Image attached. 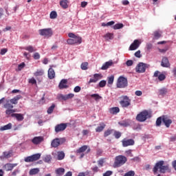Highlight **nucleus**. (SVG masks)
Listing matches in <instances>:
<instances>
[{"label":"nucleus","mask_w":176,"mask_h":176,"mask_svg":"<svg viewBox=\"0 0 176 176\" xmlns=\"http://www.w3.org/2000/svg\"><path fill=\"white\" fill-rule=\"evenodd\" d=\"M158 170H160V173L162 174H165L166 171L170 170V166L168 165H164V161H160L155 164L153 169L154 174H156Z\"/></svg>","instance_id":"nucleus-1"},{"label":"nucleus","mask_w":176,"mask_h":176,"mask_svg":"<svg viewBox=\"0 0 176 176\" xmlns=\"http://www.w3.org/2000/svg\"><path fill=\"white\" fill-rule=\"evenodd\" d=\"M69 38L67 41L68 45H80L82 43V37L75 35L74 33L68 34Z\"/></svg>","instance_id":"nucleus-2"},{"label":"nucleus","mask_w":176,"mask_h":176,"mask_svg":"<svg viewBox=\"0 0 176 176\" xmlns=\"http://www.w3.org/2000/svg\"><path fill=\"white\" fill-rule=\"evenodd\" d=\"M127 162V157L124 155H118L115 158V161L113 165L114 168L123 166Z\"/></svg>","instance_id":"nucleus-3"},{"label":"nucleus","mask_w":176,"mask_h":176,"mask_svg":"<svg viewBox=\"0 0 176 176\" xmlns=\"http://www.w3.org/2000/svg\"><path fill=\"white\" fill-rule=\"evenodd\" d=\"M39 35L49 39L53 36V30L52 28L41 29L38 30Z\"/></svg>","instance_id":"nucleus-4"},{"label":"nucleus","mask_w":176,"mask_h":176,"mask_svg":"<svg viewBox=\"0 0 176 176\" xmlns=\"http://www.w3.org/2000/svg\"><path fill=\"white\" fill-rule=\"evenodd\" d=\"M148 118H151V116H149V112L144 110L137 115L136 120H138V122H145Z\"/></svg>","instance_id":"nucleus-5"},{"label":"nucleus","mask_w":176,"mask_h":176,"mask_svg":"<svg viewBox=\"0 0 176 176\" xmlns=\"http://www.w3.org/2000/svg\"><path fill=\"white\" fill-rule=\"evenodd\" d=\"M149 65L140 62L136 66L135 72H138V74H144V72L146 71V68H149Z\"/></svg>","instance_id":"nucleus-6"},{"label":"nucleus","mask_w":176,"mask_h":176,"mask_svg":"<svg viewBox=\"0 0 176 176\" xmlns=\"http://www.w3.org/2000/svg\"><path fill=\"white\" fill-rule=\"evenodd\" d=\"M121 98L122 99L120 101V105H121L122 108H128V107L131 105V99H130L129 96H122Z\"/></svg>","instance_id":"nucleus-7"},{"label":"nucleus","mask_w":176,"mask_h":176,"mask_svg":"<svg viewBox=\"0 0 176 176\" xmlns=\"http://www.w3.org/2000/svg\"><path fill=\"white\" fill-rule=\"evenodd\" d=\"M128 82L127 78L120 76L118 79L116 86L118 89H124V87H127Z\"/></svg>","instance_id":"nucleus-8"},{"label":"nucleus","mask_w":176,"mask_h":176,"mask_svg":"<svg viewBox=\"0 0 176 176\" xmlns=\"http://www.w3.org/2000/svg\"><path fill=\"white\" fill-rule=\"evenodd\" d=\"M65 142V138H56L54 139L51 142V146L52 148H57L60 146V145H63Z\"/></svg>","instance_id":"nucleus-9"},{"label":"nucleus","mask_w":176,"mask_h":176,"mask_svg":"<svg viewBox=\"0 0 176 176\" xmlns=\"http://www.w3.org/2000/svg\"><path fill=\"white\" fill-rule=\"evenodd\" d=\"M39 159H41V154L36 153V154L26 157L24 160L26 163H31L32 162H36V160H39Z\"/></svg>","instance_id":"nucleus-10"},{"label":"nucleus","mask_w":176,"mask_h":176,"mask_svg":"<svg viewBox=\"0 0 176 176\" xmlns=\"http://www.w3.org/2000/svg\"><path fill=\"white\" fill-rule=\"evenodd\" d=\"M121 142L124 148H126L127 146H131L134 145V144H135V142H134V140L127 139V138H124Z\"/></svg>","instance_id":"nucleus-11"},{"label":"nucleus","mask_w":176,"mask_h":176,"mask_svg":"<svg viewBox=\"0 0 176 176\" xmlns=\"http://www.w3.org/2000/svg\"><path fill=\"white\" fill-rule=\"evenodd\" d=\"M43 141H45L43 136H36L32 139L34 145H41Z\"/></svg>","instance_id":"nucleus-12"},{"label":"nucleus","mask_w":176,"mask_h":176,"mask_svg":"<svg viewBox=\"0 0 176 176\" xmlns=\"http://www.w3.org/2000/svg\"><path fill=\"white\" fill-rule=\"evenodd\" d=\"M68 124L67 123H61L56 124L55 126V132L60 133L61 131H64L65 129H67Z\"/></svg>","instance_id":"nucleus-13"},{"label":"nucleus","mask_w":176,"mask_h":176,"mask_svg":"<svg viewBox=\"0 0 176 176\" xmlns=\"http://www.w3.org/2000/svg\"><path fill=\"white\" fill-rule=\"evenodd\" d=\"M162 122L164 124L166 127L168 129L173 123V120H171L168 116H162Z\"/></svg>","instance_id":"nucleus-14"},{"label":"nucleus","mask_w":176,"mask_h":176,"mask_svg":"<svg viewBox=\"0 0 176 176\" xmlns=\"http://www.w3.org/2000/svg\"><path fill=\"white\" fill-rule=\"evenodd\" d=\"M100 79H102V74H94V78H90L89 81L88 82V85H90V83H97Z\"/></svg>","instance_id":"nucleus-15"},{"label":"nucleus","mask_w":176,"mask_h":176,"mask_svg":"<svg viewBox=\"0 0 176 176\" xmlns=\"http://www.w3.org/2000/svg\"><path fill=\"white\" fill-rule=\"evenodd\" d=\"M170 61L168 60V58L164 56L161 61V66L164 68H170Z\"/></svg>","instance_id":"nucleus-16"},{"label":"nucleus","mask_w":176,"mask_h":176,"mask_svg":"<svg viewBox=\"0 0 176 176\" xmlns=\"http://www.w3.org/2000/svg\"><path fill=\"white\" fill-rule=\"evenodd\" d=\"M17 166V164L7 163L3 166V170L5 171H12L14 167Z\"/></svg>","instance_id":"nucleus-17"},{"label":"nucleus","mask_w":176,"mask_h":176,"mask_svg":"<svg viewBox=\"0 0 176 176\" xmlns=\"http://www.w3.org/2000/svg\"><path fill=\"white\" fill-rule=\"evenodd\" d=\"M141 42L138 39L134 40L133 43L130 45L129 50H137L138 47H140Z\"/></svg>","instance_id":"nucleus-18"},{"label":"nucleus","mask_w":176,"mask_h":176,"mask_svg":"<svg viewBox=\"0 0 176 176\" xmlns=\"http://www.w3.org/2000/svg\"><path fill=\"white\" fill-rule=\"evenodd\" d=\"M68 82V80H65V79H63L58 85V87L60 90H62L63 89H68V85H67V83Z\"/></svg>","instance_id":"nucleus-19"},{"label":"nucleus","mask_w":176,"mask_h":176,"mask_svg":"<svg viewBox=\"0 0 176 176\" xmlns=\"http://www.w3.org/2000/svg\"><path fill=\"white\" fill-rule=\"evenodd\" d=\"M109 113L111 115H118L120 112V109L119 107H111L109 109Z\"/></svg>","instance_id":"nucleus-20"},{"label":"nucleus","mask_w":176,"mask_h":176,"mask_svg":"<svg viewBox=\"0 0 176 176\" xmlns=\"http://www.w3.org/2000/svg\"><path fill=\"white\" fill-rule=\"evenodd\" d=\"M112 65H113V62L112 60H109L102 65L101 69L105 71V69H108V68H109V67H112Z\"/></svg>","instance_id":"nucleus-21"},{"label":"nucleus","mask_w":176,"mask_h":176,"mask_svg":"<svg viewBox=\"0 0 176 176\" xmlns=\"http://www.w3.org/2000/svg\"><path fill=\"white\" fill-rule=\"evenodd\" d=\"M56 76V72H54V69L53 68L50 67L48 69V78L49 79H54Z\"/></svg>","instance_id":"nucleus-22"},{"label":"nucleus","mask_w":176,"mask_h":176,"mask_svg":"<svg viewBox=\"0 0 176 176\" xmlns=\"http://www.w3.org/2000/svg\"><path fill=\"white\" fill-rule=\"evenodd\" d=\"M21 98H22L21 95H17L16 96L14 97L12 99H10V102L11 104H14L16 105L19 102V100Z\"/></svg>","instance_id":"nucleus-23"},{"label":"nucleus","mask_w":176,"mask_h":176,"mask_svg":"<svg viewBox=\"0 0 176 176\" xmlns=\"http://www.w3.org/2000/svg\"><path fill=\"white\" fill-rule=\"evenodd\" d=\"M13 153V151H4L3 153V155L0 157H2L3 159H9L10 157H12V154Z\"/></svg>","instance_id":"nucleus-24"},{"label":"nucleus","mask_w":176,"mask_h":176,"mask_svg":"<svg viewBox=\"0 0 176 176\" xmlns=\"http://www.w3.org/2000/svg\"><path fill=\"white\" fill-rule=\"evenodd\" d=\"M55 173L57 176L64 175L65 173V169L64 168H58L56 170H55Z\"/></svg>","instance_id":"nucleus-25"},{"label":"nucleus","mask_w":176,"mask_h":176,"mask_svg":"<svg viewBox=\"0 0 176 176\" xmlns=\"http://www.w3.org/2000/svg\"><path fill=\"white\" fill-rule=\"evenodd\" d=\"M12 118H16L19 121H21L24 120V117L21 113H14L11 115Z\"/></svg>","instance_id":"nucleus-26"},{"label":"nucleus","mask_w":176,"mask_h":176,"mask_svg":"<svg viewBox=\"0 0 176 176\" xmlns=\"http://www.w3.org/2000/svg\"><path fill=\"white\" fill-rule=\"evenodd\" d=\"M106 124H104L103 122L100 124V126H98L96 129V133H101V131H104V129H105L106 127Z\"/></svg>","instance_id":"nucleus-27"},{"label":"nucleus","mask_w":176,"mask_h":176,"mask_svg":"<svg viewBox=\"0 0 176 176\" xmlns=\"http://www.w3.org/2000/svg\"><path fill=\"white\" fill-rule=\"evenodd\" d=\"M12 129V123H8L6 125L0 127V131H5V130H10Z\"/></svg>","instance_id":"nucleus-28"},{"label":"nucleus","mask_w":176,"mask_h":176,"mask_svg":"<svg viewBox=\"0 0 176 176\" xmlns=\"http://www.w3.org/2000/svg\"><path fill=\"white\" fill-rule=\"evenodd\" d=\"M60 5L63 9H67L68 8V1L67 0H61L60 1Z\"/></svg>","instance_id":"nucleus-29"},{"label":"nucleus","mask_w":176,"mask_h":176,"mask_svg":"<svg viewBox=\"0 0 176 176\" xmlns=\"http://www.w3.org/2000/svg\"><path fill=\"white\" fill-rule=\"evenodd\" d=\"M4 108L6 109H13L14 106L11 104L10 100H6V103L3 105Z\"/></svg>","instance_id":"nucleus-30"},{"label":"nucleus","mask_w":176,"mask_h":176,"mask_svg":"<svg viewBox=\"0 0 176 176\" xmlns=\"http://www.w3.org/2000/svg\"><path fill=\"white\" fill-rule=\"evenodd\" d=\"M104 38L105 41H112L113 39V33H107L104 36Z\"/></svg>","instance_id":"nucleus-31"},{"label":"nucleus","mask_w":176,"mask_h":176,"mask_svg":"<svg viewBox=\"0 0 176 176\" xmlns=\"http://www.w3.org/2000/svg\"><path fill=\"white\" fill-rule=\"evenodd\" d=\"M163 34V32H162V31L160 30H157L155 32H154V38L155 39H159L160 38H162V34Z\"/></svg>","instance_id":"nucleus-32"},{"label":"nucleus","mask_w":176,"mask_h":176,"mask_svg":"<svg viewBox=\"0 0 176 176\" xmlns=\"http://www.w3.org/2000/svg\"><path fill=\"white\" fill-rule=\"evenodd\" d=\"M38 173H39V168H35L30 169L29 174L30 175H36Z\"/></svg>","instance_id":"nucleus-33"},{"label":"nucleus","mask_w":176,"mask_h":176,"mask_svg":"<svg viewBox=\"0 0 176 176\" xmlns=\"http://www.w3.org/2000/svg\"><path fill=\"white\" fill-rule=\"evenodd\" d=\"M87 146L85 145V146H81L80 148H78L77 151H76V153H83V152H85L86 151H87Z\"/></svg>","instance_id":"nucleus-34"},{"label":"nucleus","mask_w":176,"mask_h":176,"mask_svg":"<svg viewBox=\"0 0 176 176\" xmlns=\"http://www.w3.org/2000/svg\"><path fill=\"white\" fill-rule=\"evenodd\" d=\"M115 80V76L113 75L107 78V83L109 85L112 86L113 85V80Z\"/></svg>","instance_id":"nucleus-35"},{"label":"nucleus","mask_w":176,"mask_h":176,"mask_svg":"<svg viewBox=\"0 0 176 176\" xmlns=\"http://www.w3.org/2000/svg\"><path fill=\"white\" fill-rule=\"evenodd\" d=\"M14 112H16V110L12 109H7L6 110V115H7L8 116H12V115H13L14 113Z\"/></svg>","instance_id":"nucleus-36"},{"label":"nucleus","mask_w":176,"mask_h":176,"mask_svg":"<svg viewBox=\"0 0 176 176\" xmlns=\"http://www.w3.org/2000/svg\"><path fill=\"white\" fill-rule=\"evenodd\" d=\"M55 108H56V104H52V106L50 107L47 110V113H48V115L53 113V111H54Z\"/></svg>","instance_id":"nucleus-37"},{"label":"nucleus","mask_w":176,"mask_h":176,"mask_svg":"<svg viewBox=\"0 0 176 176\" xmlns=\"http://www.w3.org/2000/svg\"><path fill=\"white\" fill-rule=\"evenodd\" d=\"M45 74L43 69H37L36 72L34 73V76H42Z\"/></svg>","instance_id":"nucleus-38"},{"label":"nucleus","mask_w":176,"mask_h":176,"mask_svg":"<svg viewBox=\"0 0 176 176\" xmlns=\"http://www.w3.org/2000/svg\"><path fill=\"white\" fill-rule=\"evenodd\" d=\"M91 98H94L95 101H98V100H102V97L99 96L98 94H94L91 95Z\"/></svg>","instance_id":"nucleus-39"},{"label":"nucleus","mask_w":176,"mask_h":176,"mask_svg":"<svg viewBox=\"0 0 176 176\" xmlns=\"http://www.w3.org/2000/svg\"><path fill=\"white\" fill-rule=\"evenodd\" d=\"M113 133V129H107L104 133V137L107 138L109 135H111Z\"/></svg>","instance_id":"nucleus-40"},{"label":"nucleus","mask_w":176,"mask_h":176,"mask_svg":"<svg viewBox=\"0 0 176 176\" xmlns=\"http://www.w3.org/2000/svg\"><path fill=\"white\" fill-rule=\"evenodd\" d=\"M64 157H65V154L64 153V152L60 151L58 153V160H63Z\"/></svg>","instance_id":"nucleus-41"},{"label":"nucleus","mask_w":176,"mask_h":176,"mask_svg":"<svg viewBox=\"0 0 176 176\" xmlns=\"http://www.w3.org/2000/svg\"><path fill=\"white\" fill-rule=\"evenodd\" d=\"M89 66V63L87 62H84L81 64L80 65V68L81 69H82L83 71H86V69H87V67Z\"/></svg>","instance_id":"nucleus-42"},{"label":"nucleus","mask_w":176,"mask_h":176,"mask_svg":"<svg viewBox=\"0 0 176 176\" xmlns=\"http://www.w3.org/2000/svg\"><path fill=\"white\" fill-rule=\"evenodd\" d=\"M162 122H163V116L159 117L156 120V126H162Z\"/></svg>","instance_id":"nucleus-43"},{"label":"nucleus","mask_w":176,"mask_h":176,"mask_svg":"<svg viewBox=\"0 0 176 176\" xmlns=\"http://www.w3.org/2000/svg\"><path fill=\"white\" fill-rule=\"evenodd\" d=\"M159 94H160V96H166V94H167V89L162 88V89H160Z\"/></svg>","instance_id":"nucleus-44"},{"label":"nucleus","mask_w":176,"mask_h":176,"mask_svg":"<svg viewBox=\"0 0 176 176\" xmlns=\"http://www.w3.org/2000/svg\"><path fill=\"white\" fill-rule=\"evenodd\" d=\"M43 161L45 163H50V162H52V155H46L45 157H44Z\"/></svg>","instance_id":"nucleus-45"},{"label":"nucleus","mask_w":176,"mask_h":176,"mask_svg":"<svg viewBox=\"0 0 176 176\" xmlns=\"http://www.w3.org/2000/svg\"><path fill=\"white\" fill-rule=\"evenodd\" d=\"M113 135L115 138H116L117 140H119V138L122 137V133H120V131H114Z\"/></svg>","instance_id":"nucleus-46"},{"label":"nucleus","mask_w":176,"mask_h":176,"mask_svg":"<svg viewBox=\"0 0 176 176\" xmlns=\"http://www.w3.org/2000/svg\"><path fill=\"white\" fill-rule=\"evenodd\" d=\"M98 86L99 87H105L107 86V81L105 80L100 81Z\"/></svg>","instance_id":"nucleus-47"},{"label":"nucleus","mask_w":176,"mask_h":176,"mask_svg":"<svg viewBox=\"0 0 176 176\" xmlns=\"http://www.w3.org/2000/svg\"><path fill=\"white\" fill-rule=\"evenodd\" d=\"M120 28H123L122 23H117L113 26V30H120Z\"/></svg>","instance_id":"nucleus-48"},{"label":"nucleus","mask_w":176,"mask_h":176,"mask_svg":"<svg viewBox=\"0 0 176 176\" xmlns=\"http://www.w3.org/2000/svg\"><path fill=\"white\" fill-rule=\"evenodd\" d=\"M50 19H56L57 18V12L56 11H52L50 13Z\"/></svg>","instance_id":"nucleus-49"},{"label":"nucleus","mask_w":176,"mask_h":176,"mask_svg":"<svg viewBox=\"0 0 176 176\" xmlns=\"http://www.w3.org/2000/svg\"><path fill=\"white\" fill-rule=\"evenodd\" d=\"M25 50H28V52H30V53H32L34 52V47L32 45H29L28 47H25Z\"/></svg>","instance_id":"nucleus-50"},{"label":"nucleus","mask_w":176,"mask_h":176,"mask_svg":"<svg viewBox=\"0 0 176 176\" xmlns=\"http://www.w3.org/2000/svg\"><path fill=\"white\" fill-rule=\"evenodd\" d=\"M152 47H153V45H152V43H147L146 45V49L147 52H150Z\"/></svg>","instance_id":"nucleus-51"},{"label":"nucleus","mask_w":176,"mask_h":176,"mask_svg":"<svg viewBox=\"0 0 176 176\" xmlns=\"http://www.w3.org/2000/svg\"><path fill=\"white\" fill-rule=\"evenodd\" d=\"M135 173L133 170H130L128 173H125L124 176H134Z\"/></svg>","instance_id":"nucleus-52"},{"label":"nucleus","mask_w":176,"mask_h":176,"mask_svg":"<svg viewBox=\"0 0 176 176\" xmlns=\"http://www.w3.org/2000/svg\"><path fill=\"white\" fill-rule=\"evenodd\" d=\"M25 67V63H22L18 65V71H21Z\"/></svg>","instance_id":"nucleus-53"},{"label":"nucleus","mask_w":176,"mask_h":176,"mask_svg":"<svg viewBox=\"0 0 176 176\" xmlns=\"http://www.w3.org/2000/svg\"><path fill=\"white\" fill-rule=\"evenodd\" d=\"M158 79L162 82V80H164V79H166V76L163 74H161L158 76Z\"/></svg>","instance_id":"nucleus-54"},{"label":"nucleus","mask_w":176,"mask_h":176,"mask_svg":"<svg viewBox=\"0 0 176 176\" xmlns=\"http://www.w3.org/2000/svg\"><path fill=\"white\" fill-rule=\"evenodd\" d=\"M142 129L141 124H137L133 126V130H141Z\"/></svg>","instance_id":"nucleus-55"},{"label":"nucleus","mask_w":176,"mask_h":176,"mask_svg":"<svg viewBox=\"0 0 176 176\" xmlns=\"http://www.w3.org/2000/svg\"><path fill=\"white\" fill-rule=\"evenodd\" d=\"M29 83H31L32 85H36V80H35L34 78H32L29 79Z\"/></svg>","instance_id":"nucleus-56"},{"label":"nucleus","mask_w":176,"mask_h":176,"mask_svg":"<svg viewBox=\"0 0 176 176\" xmlns=\"http://www.w3.org/2000/svg\"><path fill=\"white\" fill-rule=\"evenodd\" d=\"M34 60H39V58H41V55H39V53L38 52L34 53Z\"/></svg>","instance_id":"nucleus-57"},{"label":"nucleus","mask_w":176,"mask_h":176,"mask_svg":"<svg viewBox=\"0 0 176 176\" xmlns=\"http://www.w3.org/2000/svg\"><path fill=\"white\" fill-rule=\"evenodd\" d=\"M81 88L79 86H76L74 89V93H79V91H80Z\"/></svg>","instance_id":"nucleus-58"},{"label":"nucleus","mask_w":176,"mask_h":176,"mask_svg":"<svg viewBox=\"0 0 176 176\" xmlns=\"http://www.w3.org/2000/svg\"><path fill=\"white\" fill-rule=\"evenodd\" d=\"M133 62L131 60H128L126 62V65H127V67H131V65H133Z\"/></svg>","instance_id":"nucleus-59"},{"label":"nucleus","mask_w":176,"mask_h":176,"mask_svg":"<svg viewBox=\"0 0 176 176\" xmlns=\"http://www.w3.org/2000/svg\"><path fill=\"white\" fill-rule=\"evenodd\" d=\"M111 174H113L111 170H107L103 174V176H111Z\"/></svg>","instance_id":"nucleus-60"},{"label":"nucleus","mask_w":176,"mask_h":176,"mask_svg":"<svg viewBox=\"0 0 176 176\" xmlns=\"http://www.w3.org/2000/svg\"><path fill=\"white\" fill-rule=\"evenodd\" d=\"M60 98H61V100H63V101H67V100H68V97L67 96V95H60Z\"/></svg>","instance_id":"nucleus-61"},{"label":"nucleus","mask_w":176,"mask_h":176,"mask_svg":"<svg viewBox=\"0 0 176 176\" xmlns=\"http://www.w3.org/2000/svg\"><path fill=\"white\" fill-rule=\"evenodd\" d=\"M135 56L138 57V58H141V51L138 50L135 53Z\"/></svg>","instance_id":"nucleus-62"},{"label":"nucleus","mask_w":176,"mask_h":176,"mask_svg":"<svg viewBox=\"0 0 176 176\" xmlns=\"http://www.w3.org/2000/svg\"><path fill=\"white\" fill-rule=\"evenodd\" d=\"M135 96H138V97L142 96V91H136L135 92Z\"/></svg>","instance_id":"nucleus-63"},{"label":"nucleus","mask_w":176,"mask_h":176,"mask_svg":"<svg viewBox=\"0 0 176 176\" xmlns=\"http://www.w3.org/2000/svg\"><path fill=\"white\" fill-rule=\"evenodd\" d=\"M172 72H173V76L176 78V67L173 68Z\"/></svg>","instance_id":"nucleus-64"}]
</instances>
